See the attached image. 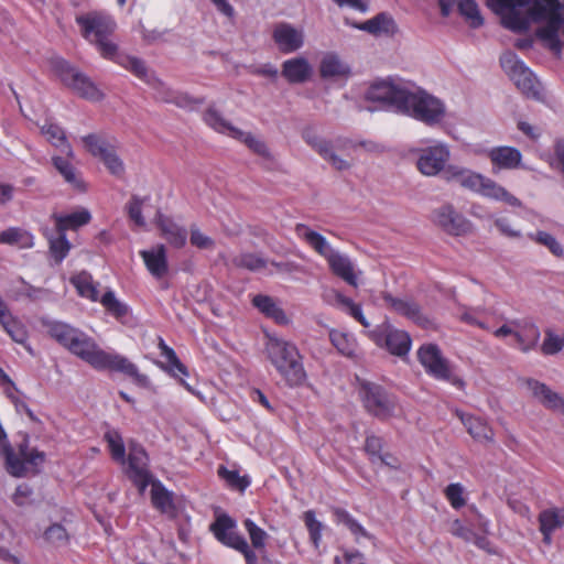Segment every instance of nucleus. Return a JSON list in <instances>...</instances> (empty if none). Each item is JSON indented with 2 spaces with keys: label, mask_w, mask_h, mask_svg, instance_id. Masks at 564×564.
<instances>
[{
  "label": "nucleus",
  "mask_w": 564,
  "mask_h": 564,
  "mask_svg": "<svg viewBox=\"0 0 564 564\" xmlns=\"http://www.w3.org/2000/svg\"><path fill=\"white\" fill-rule=\"evenodd\" d=\"M94 44L97 46V50L101 54L104 58L113 61L118 63L120 56L124 54L119 53L118 45L111 40V36H105V39H99Z\"/></svg>",
  "instance_id": "nucleus-61"
},
{
  "label": "nucleus",
  "mask_w": 564,
  "mask_h": 564,
  "mask_svg": "<svg viewBox=\"0 0 564 564\" xmlns=\"http://www.w3.org/2000/svg\"><path fill=\"white\" fill-rule=\"evenodd\" d=\"M82 142L85 149L101 162L116 152V147L112 143L96 133H89L83 137Z\"/></svg>",
  "instance_id": "nucleus-36"
},
{
  "label": "nucleus",
  "mask_w": 564,
  "mask_h": 564,
  "mask_svg": "<svg viewBox=\"0 0 564 564\" xmlns=\"http://www.w3.org/2000/svg\"><path fill=\"white\" fill-rule=\"evenodd\" d=\"M332 512L335 521L339 524H344L355 536L356 542H359L360 536L376 540L347 510L335 507L332 509Z\"/></svg>",
  "instance_id": "nucleus-39"
},
{
  "label": "nucleus",
  "mask_w": 564,
  "mask_h": 564,
  "mask_svg": "<svg viewBox=\"0 0 564 564\" xmlns=\"http://www.w3.org/2000/svg\"><path fill=\"white\" fill-rule=\"evenodd\" d=\"M126 473L133 485L138 487L140 494H143L154 479L149 469V456L142 445L137 443L130 444Z\"/></svg>",
  "instance_id": "nucleus-11"
},
{
  "label": "nucleus",
  "mask_w": 564,
  "mask_h": 564,
  "mask_svg": "<svg viewBox=\"0 0 564 564\" xmlns=\"http://www.w3.org/2000/svg\"><path fill=\"white\" fill-rule=\"evenodd\" d=\"M417 358L426 372L438 380L452 381L463 384V381L452 377L448 360L443 357L440 347L435 344L423 345L417 351Z\"/></svg>",
  "instance_id": "nucleus-12"
},
{
  "label": "nucleus",
  "mask_w": 564,
  "mask_h": 564,
  "mask_svg": "<svg viewBox=\"0 0 564 564\" xmlns=\"http://www.w3.org/2000/svg\"><path fill=\"white\" fill-rule=\"evenodd\" d=\"M336 302L343 308H345L349 313V315H351L356 321H358L364 327L370 326L369 322L362 314L361 306L359 304H356L350 297H347L338 293L336 295Z\"/></svg>",
  "instance_id": "nucleus-55"
},
{
  "label": "nucleus",
  "mask_w": 564,
  "mask_h": 564,
  "mask_svg": "<svg viewBox=\"0 0 564 564\" xmlns=\"http://www.w3.org/2000/svg\"><path fill=\"white\" fill-rule=\"evenodd\" d=\"M100 303L110 314H112L116 317H122L128 312V307L117 300L115 293L111 290L107 291L101 296Z\"/></svg>",
  "instance_id": "nucleus-62"
},
{
  "label": "nucleus",
  "mask_w": 564,
  "mask_h": 564,
  "mask_svg": "<svg viewBox=\"0 0 564 564\" xmlns=\"http://www.w3.org/2000/svg\"><path fill=\"white\" fill-rule=\"evenodd\" d=\"M42 133L46 135L47 140L61 150L67 158H74V152L70 144L67 142L65 131L57 124L48 123L42 127Z\"/></svg>",
  "instance_id": "nucleus-42"
},
{
  "label": "nucleus",
  "mask_w": 564,
  "mask_h": 564,
  "mask_svg": "<svg viewBox=\"0 0 564 564\" xmlns=\"http://www.w3.org/2000/svg\"><path fill=\"white\" fill-rule=\"evenodd\" d=\"M360 395L367 411L373 416L386 420L392 415L394 400L379 384L364 381L360 384Z\"/></svg>",
  "instance_id": "nucleus-10"
},
{
  "label": "nucleus",
  "mask_w": 564,
  "mask_h": 564,
  "mask_svg": "<svg viewBox=\"0 0 564 564\" xmlns=\"http://www.w3.org/2000/svg\"><path fill=\"white\" fill-rule=\"evenodd\" d=\"M105 440L108 443L111 456L116 462L123 464L126 462V448L121 435L118 432H107Z\"/></svg>",
  "instance_id": "nucleus-54"
},
{
  "label": "nucleus",
  "mask_w": 564,
  "mask_h": 564,
  "mask_svg": "<svg viewBox=\"0 0 564 564\" xmlns=\"http://www.w3.org/2000/svg\"><path fill=\"white\" fill-rule=\"evenodd\" d=\"M162 101L174 104L180 108L184 109H193L197 105L203 104V99H196L189 96L188 94L176 91V93H170V96H162Z\"/></svg>",
  "instance_id": "nucleus-57"
},
{
  "label": "nucleus",
  "mask_w": 564,
  "mask_h": 564,
  "mask_svg": "<svg viewBox=\"0 0 564 564\" xmlns=\"http://www.w3.org/2000/svg\"><path fill=\"white\" fill-rule=\"evenodd\" d=\"M409 90L389 82H376L366 91V99L393 107L401 112L406 102Z\"/></svg>",
  "instance_id": "nucleus-14"
},
{
  "label": "nucleus",
  "mask_w": 564,
  "mask_h": 564,
  "mask_svg": "<svg viewBox=\"0 0 564 564\" xmlns=\"http://www.w3.org/2000/svg\"><path fill=\"white\" fill-rule=\"evenodd\" d=\"M47 332L52 338L68 350L80 329L63 322H51L47 324Z\"/></svg>",
  "instance_id": "nucleus-41"
},
{
  "label": "nucleus",
  "mask_w": 564,
  "mask_h": 564,
  "mask_svg": "<svg viewBox=\"0 0 564 564\" xmlns=\"http://www.w3.org/2000/svg\"><path fill=\"white\" fill-rule=\"evenodd\" d=\"M460 420L469 435L478 443L494 444L495 433L487 422L474 415H462Z\"/></svg>",
  "instance_id": "nucleus-32"
},
{
  "label": "nucleus",
  "mask_w": 564,
  "mask_h": 564,
  "mask_svg": "<svg viewBox=\"0 0 564 564\" xmlns=\"http://www.w3.org/2000/svg\"><path fill=\"white\" fill-rule=\"evenodd\" d=\"M458 11L464 15L471 28L477 29L484 24L477 3L474 0H458Z\"/></svg>",
  "instance_id": "nucleus-50"
},
{
  "label": "nucleus",
  "mask_w": 564,
  "mask_h": 564,
  "mask_svg": "<svg viewBox=\"0 0 564 564\" xmlns=\"http://www.w3.org/2000/svg\"><path fill=\"white\" fill-rule=\"evenodd\" d=\"M265 354L290 387L300 386L305 381L302 357L293 343L267 335Z\"/></svg>",
  "instance_id": "nucleus-2"
},
{
  "label": "nucleus",
  "mask_w": 564,
  "mask_h": 564,
  "mask_svg": "<svg viewBox=\"0 0 564 564\" xmlns=\"http://www.w3.org/2000/svg\"><path fill=\"white\" fill-rule=\"evenodd\" d=\"M20 443L18 444V452L13 448V460L21 465L22 471L19 474L8 473L12 477L22 478L29 474L36 475L41 471V466L44 464L46 455L37 448L30 447V436L28 433H20Z\"/></svg>",
  "instance_id": "nucleus-13"
},
{
  "label": "nucleus",
  "mask_w": 564,
  "mask_h": 564,
  "mask_svg": "<svg viewBox=\"0 0 564 564\" xmlns=\"http://www.w3.org/2000/svg\"><path fill=\"white\" fill-rule=\"evenodd\" d=\"M564 348V336H558L552 329L545 330V338L541 346V351L546 356L560 352Z\"/></svg>",
  "instance_id": "nucleus-60"
},
{
  "label": "nucleus",
  "mask_w": 564,
  "mask_h": 564,
  "mask_svg": "<svg viewBox=\"0 0 564 564\" xmlns=\"http://www.w3.org/2000/svg\"><path fill=\"white\" fill-rule=\"evenodd\" d=\"M0 323L15 343L24 344L26 341L28 333L25 327L10 312L7 315H2Z\"/></svg>",
  "instance_id": "nucleus-48"
},
{
  "label": "nucleus",
  "mask_w": 564,
  "mask_h": 564,
  "mask_svg": "<svg viewBox=\"0 0 564 564\" xmlns=\"http://www.w3.org/2000/svg\"><path fill=\"white\" fill-rule=\"evenodd\" d=\"M445 180L477 193L482 184L484 175L457 165H448L445 170Z\"/></svg>",
  "instance_id": "nucleus-26"
},
{
  "label": "nucleus",
  "mask_w": 564,
  "mask_h": 564,
  "mask_svg": "<svg viewBox=\"0 0 564 564\" xmlns=\"http://www.w3.org/2000/svg\"><path fill=\"white\" fill-rule=\"evenodd\" d=\"M528 238L541 246H544L549 249V251L555 257H563L564 250L561 243L556 240L554 236L546 231L539 230L536 232L528 234Z\"/></svg>",
  "instance_id": "nucleus-49"
},
{
  "label": "nucleus",
  "mask_w": 564,
  "mask_h": 564,
  "mask_svg": "<svg viewBox=\"0 0 564 564\" xmlns=\"http://www.w3.org/2000/svg\"><path fill=\"white\" fill-rule=\"evenodd\" d=\"M218 476L224 479L229 487L241 492L250 485L248 476H240L238 470H229L225 466H219Z\"/></svg>",
  "instance_id": "nucleus-52"
},
{
  "label": "nucleus",
  "mask_w": 564,
  "mask_h": 564,
  "mask_svg": "<svg viewBox=\"0 0 564 564\" xmlns=\"http://www.w3.org/2000/svg\"><path fill=\"white\" fill-rule=\"evenodd\" d=\"M381 297L384 303L398 314L403 315L424 327L430 324L429 318L422 314L421 307L417 303L394 297L388 292H382Z\"/></svg>",
  "instance_id": "nucleus-21"
},
{
  "label": "nucleus",
  "mask_w": 564,
  "mask_h": 564,
  "mask_svg": "<svg viewBox=\"0 0 564 564\" xmlns=\"http://www.w3.org/2000/svg\"><path fill=\"white\" fill-rule=\"evenodd\" d=\"M563 6L558 0H536L532 6L535 20H545L539 35L551 42H558V33L564 24Z\"/></svg>",
  "instance_id": "nucleus-7"
},
{
  "label": "nucleus",
  "mask_w": 564,
  "mask_h": 564,
  "mask_svg": "<svg viewBox=\"0 0 564 564\" xmlns=\"http://www.w3.org/2000/svg\"><path fill=\"white\" fill-rule=\"evenodd\" d=\"M150 485H152L151 500L153 506L163 513L173 512L175 507L171 492L159 480L153 479Z\"/></svg>",
  "instance_id": "nucleus-43"
},
{
  "label": "nucleus",
  "mask_w": 564,
  "mask_h": 564,
  "mask_svg": "<svg viewBox=\"0 0 564 564\" xmlns=\"http://www.w3.org/2000/svg\"><path fill=\"white\" fill-rule=\"evenodd\" d=\"M118 64L130 70L138 78L150 85L151 87H163V82L154 76L152 72L149 70L144 61L131 55L120 56L118 59Z\"/></svg>",
  "instance_id": "nucleus-31"
},
{
  "label": "nucleus",
  "mask_w": 564,
  "mask_h": 564,
  "mask_svg": "<svg viewBox=\"0 0 564 564\" xmlns=\"http://www.w3.org/2000/svg\"><path fill=\"white\" fill-rule=\"evenodd\" d=\"M161 355L166 359V364L160 362L161 368L171 373L173 377L180 378L181 383L186 389L191 390L189 386L182 378L184 376H188L187 368L176 356L174 349L170 347L169 349H165V352H162Z\"/></svg>",
  "instance_id": "nucleus-44"
},
{
  "label": "nucleus",
  "mask_w": 564,
  "mask_h": 564,
  "mask_svg": "<svg viewBox=\"0 0 564 564\" xmlns=\"http://www.w3.org/2000/svg\"><path fill=\"white\" fill-rule=\"evenodd\" d=\"M329 339L341 355L350 358L356 356L357 341L352 335L333 329L329 332Z\"/></svg>",
  "instance_id": "nucleus-46"
},
{
  "label": "nucleus",
  "mask_w": 564,
  "mask_h": 564,
  "mask_svg": "<svg viewBox=\"0 0 564 564\" xmlns=\"http://www.w3.org/2000/svg\"><path fill=\"white\" fill-rule=\"evenodd\" d=\"M73 283L75 284L78 293L82 296H85L87 299H90L91 301H98V290L93 284L90 275H87L85 273L78 275L73 280Z\"/></svg>",
  "instance_id": "nucleus-59"
},
{
  "label": "nucleus",
  "mask_w": 564,
  "mask_h": 564,
  "mask_svg": "<svg viewBox=\"0 0 564 564\" xmlns=\"http://www.w3.org/2000/svg\"><path fill=\"white\" fill-rule=\"evenodd\" d=\"M75 21L80 28L82 36L90 43L112 36L117 29L115 19L105 11H89L77 15Z\"/></svg>",
  "instance_id": "nucleus-9"
},
{
  "label": "nucleus",
  "mask_w": 564,
  "mask_h": 564,
  "mask_svg": "<svg viewBox=\"0 0 564 564\" xmlns=\"http://www.w3.org/2000/svg\"><path fill=\"white\" fill-rule=\"evenodd\" d=\"M232 138L242 141L256 154L263 156V158L270 156V152H269V149L267 148L265 143L260 139H257L251 133H246L238 129V130L234 131Z\"/></svg>",
  "instance_id": "nucleus-53"
},
{
  "label": "nucleus",
  "mask_w": 564,
  "mask_h": 564,
  "mask_svg": "<svg viewBox=\"0 0 564 564\" xmlns=\"http://www.w3.org/2000/svg\"><path fill=\"white\" fill-rule=\"evenodd\" d=\"M449 155L451 153L447 145L437 143L421 150L416 166L422 174L435 176L442 171L445 173Z\"/></svg>",
  "instance_id": "nucleus-16"
},
{
  "label": "nucleus",
  "mask_w": 564,
  "mask_h": 564,
  "mask_svg": "<svg viewBox=\"0 0 564 564\" xmlns=\"http://www.w3.org/2000/svg\"><path fill=\"white\" fill-rule=\"evenodd\" d=\"M140 256L147 269L154 278L161 279L166 275L169 265L164 245H158L150 250H142L140 251Z\"/></svg>",
  "instance_id": "nucleus-27"
},
{
  "label": "nucleus",
  "mask_w": 564,
  "mask_h": 564,
  "mask_svg": "<svg viewBox=\"0 0 564 564\" xmlns=\"http://www.w3.org/2000/svg\"><path fill=\"white\" fill-rule=\"evenodd\" d=\"M527 387L532 392V395L546 409L552 411H560L564 414V398L557 392L551 390L545 383L535 379H527Z\"/></svg>",
  "instance_id": "nucleus-23"
},
{
  "label": "nucleus",
  "mask_w": 564,
  "mask_h": 564,
  "mask_svg": "<svg viewBox=\"0 0 564 564\" xmlns=\"http://www.w3.org/2000/svg\"><path fill=\"white\" fill-rule=\"evenodd\" d=\"M370 339L379 347H384L390 354L404 357L411 348V337L405 330L393 327L389 322H383L368 333Z\"/></svg>",
  "instance_id": "nucleus-8"
},
{
  "label": "nucleus",
  "mask_w": 564,
  "mask_h": 564,
  "mask_svg": "<svg viewBox=\"0 0 564 564\" xmlns=\"http://www.w3.org/2000/svg\"><path fill=\"white\" fill-rule=\"evenodd\" d=\"M488 158L492 163V172L499 170H514L521 164L522 154L513 147H495L488 151Z\"/></svg>",
  "instance_id": "nucleus-22"
},
{
  "label": "nucleus",
  "mask_w": 564,
  "mask_h": 564,
  "mask_svg": "<svg viewBox=\"0 0 564 564\" xmlns=\"http://www.w3.org/2000/svg\"><path fill=\"white\" fill-rule=\"evenodd\" d=\"M209 530L218 542L234 550L245 540V536L237 531L236 520L227 513L216 516Z\"/></svg>",
  "instance_id": "nucleus-18"
},
{
  "label": "nucleus",
  "mask_w": 564,
  "mask_h": 564,
  "mask_svg": "<svg viewBox=\"0 0 564 564\" xmlns=\"http://www.w3.org/2000/svg\"><path fill=\"white\" fill-rule=\"evenodd\" d=\"M332 272L343 279L346 283L351 286L358 285L357 275L354 271V264L349 257L338 251L333 252L326 258Z\"/></svg>",
  "instance_id": "nucleus-29"
},
{
  "label": "nucleus",
  "mask_w": 564,
  "mask_h": 564,
  "mask_svg": "<svg viewBox=\"0 0 564 564\" xmlns=\"http://www.w3.org/2000/svg\"><path fill=\"white\" fill-rule=\"evenodd\" d=\"M0 243L30 248L33 246V236L18 227H11L0 232Z\"/></svg>",
  "instance_id": "nucleus-45"
},
{
  "label": "nucleus",
  "mask_w": 564,
  "mask_h": 564,
  "mask_svg": "<svg viewBox=\"0 0 564 564\" xmlns=\"http://www.w3.org/2000/svg\"><path fill=\"white\" fill-rule=\"evenodd\" d=\"M50 253L56 264H59L70 250V242L66 238L64 231H56L55 237H48Z\"/></svg>",
  "instance_id": "nucleus-47"
},
{
  "label": "nucleus",
  "mask_w": 564,
  "mask_h": 564,
  "mask_svg": "<svg viewBox=\"0 0 564 564\" xmlns=\"http://www.w3.org/2000/svg\"><path fill=\"white\" fill-rule=\"evenodd\" d=\"M563 6L558 0H536L532 6L535 20H545L539 35L551 42H558V33L564 24Z\"/></svg>",
  "instance_id": "nucleus-6"
},
{
  "label": "nucleus",
  "mask_w": 564,
  "mask_h": 564,
  "mask_svg": "<svg viewBox=\"0 0 564 564\" xmlns=\"http://www.w3.org/2000/svg\"><path fill=\"white\" fill-rule=\"evenodd\" d=\"M156 225L160 228L163 238L172 247L181 249L186 245L187 230L185 227L176 224L172 218L164 216L160 212L156 215Z\"/></svg>",
  "instance_id": "nucleus-24"
},
{
  "label": "nucleus",
  "mask_w": 564,
  "mask_h": 564,
  "mask_svg": "<svg viewBox=\"0 0 564 564\" xmlns=\"http://www.w3.org/2000/svg\"><path fill=\"white\" fill-rule=\"evenodd\" d=\"M512 325L517 326V332L514 333V339L519 346V348L523 352H528L529 350L536 347L540 340V329L532 322H511Z\"/></svg>",
  "instance_id": "nucleus-33"
},
{
  "label": "nucleus",
  "mask_w": 564,
  "mask_h": 564,
  "mask_svg": "<svg viewBox=\"0 0 564 564\" xmlns=\"http://www.w3.org/2000/svg\"><path fill=\"white\" fill-rule=\"evenodd\" d=\"M243 527L249 534L252 546L257 550L264 549L268 533L258 527L251 519H246L243 521Z\"/></svg>",
  "instance_id": "nucleus-58"
},
{
  "label": "nucleus",
  "mask_w": 564,
  "mask_h": 564,
  "mask_svg": "<svg viewBox=\"0 0 564 564\" xmlns=\"http://www.w3.org/2000/svg\"><path fill=\"white\" fill-rule=\"evenodd\" d=\"M68 350L97 370L120 372L131 378L139 387H150L148 376L140 373L138 367L127 357L102 350L90 336L82 330Z\"/></svg>",
  "instance_id": "nucleus-1"
},
{
  "label": "nucleus",
  "mask_w": 564,
  "mask_h": 564,
  "mask_svg": "<svg viewBox=\"0 0 564 564\" xmlns=\"http://www.w3.org/2000/svg\"><path fill=\"white\" fill-rule=\"evenodd\" d=\"M204 120L214 130L221 133H228L231 137H234V131L238 130L237 128L232 127L228 121H226L221 117V115L213 107L206 110L204 115Z\"/></svg>",
  "instance_id": "nucleus-51"
},
{
  "label": "nucleus",
  "mask_w": 564,
  "mask_h": 564,
  "mask_svg": "<svg viewBox=\"0 0 564 564\" xmlns=\"http://www.w3.org/2000/svg\"><path fill=\"white\" fill-rule=\"evenodd\" d=\"M500 65L524 96L533 99H538L540 97L535 76L516 53L506 52L500 57Z\"/></svg>",
  "instance_id": "nucleus-5"
},
{
  "label": "nucleus",
  "mask_w": 564,
  "mask_h": 564,
  "mask_svg": "<svg viewBox=\"0 0 564 564\" xmlns=\"http://www.w3.org/2000/svg\"><path fill=\"white\" fill-rule=\"evenodd\" d=\"M189 242L193 247L200 250H213L216 246L215 240L203 234L196 225H191Z\"/></svg>",
  "instance_id": "nucleus-63"
},
{
  "label": "nucleus",
  "mask_w": 564,
  "mask_h": 564,
  "mask_svg": "<svg viewBox=\"0 0 564 564\" xmlns=\"http://www.w3.org/2000/svg\"><path fill=\"white\" fill-rule=\"evenodd\" d=\"M540 532L543 535V542L550 544L552 534L564 527V509L549 508L539 514Z\"/></svg>",
  "instance_id": "nucleus-28"
},
{
  "label": "nucleus",
  "mask_w": 564,
  "mask_h": 564,
  "mask_svg": "<svg viewBox=\"0 0 564 564\" xmlns=\"http://www.w3.org/2000/svg\"><path fill=\"white\" fill-rule=\"evenodd\" d=\"M302 137L304 141L314 151H316L325 161L329 162L334 169L338 171H344L350 167L348 161L341 159L334 152L333 142L317 135L313 129L306 128L302 132Z\"/></svg>",
  "instance_id": "nucleus-17"
},
{
  "label": "nucleus",
  "mask_w": 564,
  "mask_h": 564,
  "mask_svg": "<svg viewBox=\"0 0 564 564\" xmlns=\"http://www.w3.org/2000/svg\"><path fill=\"white\" fill-rule=\"evenodd\" d=\"M272 39L279 51L283 54L294 53L304 45L303 31L286 22H280L274 25Z\"/></svg>",
  "instance_id": "nucleus-19"
},
{
  "label": "nucleus",
  "mask_w": 564,
  "mask_h": 564,
  "mask_svg": "<svg viewBox=\"0 0 564 564\" xmlns=\"http://www.w3.org/2000/svg\"><path fill=\"white\" fill-rule=\"evenodd\" d=\"M69 158L53 156L52 163L58 173L63 176L64 181L68 183L73 188L84 191L85 183L80 177L79 172L68 161Z\"/></svg>",
  "instance_id": "nucleus-38"
},
{
  "label": "nucleus",
  "mask_w": 564,
  "mask_h": 564,
  "mask_svg": "<svg viewBox=\"0 0 564 564\" xmlns=\"http://www.w3.org/2000/svg\"><path fill=\"white\" fill-rule=\"evenodd\" d=\"M235 264L250 271H257L265 268L267 261L254 253H242L235 258Z\"/></svg>",
  "instance_id": "nucleus-64"
},
{
  "label": "nucleus",
  "mask_w": 564,
  "mask_h": 564,
  "mask_svg": "<svg viewBox=\"0 0 564 564\" xmlns=\"http://www.w3.org/2000/svg\"><path fill=\"white\" fill-rule=\"evenodd\" d=\"M319 75L323 79H346L351 75V69L337 54L327 53L321 61Z\"/></svg>",
  "instance_id": "nucleus-30"
},
{
  "label": "nucleus",
  "mask_w": 564,
  "mask_h": 564,
  "mask_svg": "<svg viewBox=\"0 0 564 564\" xmlns=\"http://www.w3.org/2000/svg\"><path fill=\"white\" fill-rule=\"evenodd\" d=\"M401 113L409 115L426 124L438 123L444 115L445 108L441 100L424 93H413L409 90L406 102L401 109Z\"/></svg>",
  "instance_id": "nucleus-3"
},
{
  "label": "nucleus",
  "mask_w": 564,
  "mask_h": 564,
  "mask_svg": "<svg viewBox=\"0 0 564 564\" xmlns=\"http://www.w3.org/2000/svg\"><path fill=\"white\" fill-rule=\"evenodd\" d=\"M252 304L267 317L272 318L275 323L280 325L288 323V317L284 311L276 305L272 297L258 294L253 297Z\"/></svg>",
  "instance_id": "nucleus-40"
},
{
  "label": "nucleus",
  "mask_w": 564,
  "mask_h": 564,
  "mask_svg": "<svg viewBox=\"0 0 564 564\" xmlns=\"http://www.w3.org/2000/svg\"><path fill=\"white\" fill-rule=\"evenodd\" d=\"M304 522L310 533V540L317 549L322 539L323 524L316 519L315 512L313 510H307L304 512Z\"/></svg>",
  "instance_id": "nucleus-56"
},
{
  "label": "nucleus",
  "mask_w": 564,
  "mask_h": 564,
  "mask_svg": "<svg viewBox=\"0 0 564 564\" xmlns=\"http://www.w3.org/2000/svg\"><path fill=\"white\" fill-rule=\"evenodd\" d=\"M433 221L453 236H463L471 231V223L458 213L453 205L445 204L433 212Z\"/></svg>",
  "instance_id": "nucleus-15"
},
{
  "label": "nucleus",
  "mask_w": 564,
  "mask_h": 564,
  "mask_svg": "<svg viewBox=\"0 0 564 564\" xmlns=\"http://www.w3.org/2000/svg\"><path fill=\"white\" fill-rule=\"evenodd\" d=\"M312 73L311 64L303 56L286 59L282 64L281 74L290 84H303L311 78Z\"/></svg>",
  "instance_id": "nucleus-25"
},
{
  "label": "nucleus",
  "mask_w": 564,
  "mask_h": 564,
  "mask_svg": "<svg viewBox=\"0 0 564 564\" xmlns=\"http://www.w3.org/2000/svg\"><path fill=\"white\" fill-rule=\"evenodd\" d=\"M477 193L491 199L505 202L513 207L521 206L520 199L509 193L503 186L486 176H484L482 184L479 186Z\"/></svg>",
  "instance_id": "nucleus-35"
},
{
  "label": "nucleus",
  "mask_w": 564,
  "mask_h": 564,
  "mask_svg": "<svg viewBox=\"0 0 564 564\" xmlns=\"http://www.w3.org/2000/svg\"><path fill=\"white\" fill-rule=\"evenodd\" d=\"M52 218L55 221V230L64 231L77 228L88 224L91 219V215L87 209H82L79 212H75L67 215L53 214Z\"/></svg>",
  "instance_id": "nucleus-37"
},
{
  "label": "nucleus",
  "mask_w": 564,
  "mask_h": 564,
  "mask_svg": "<svg viewBox=\"0 0 564 564\" xmlns=\"http://www.w3.org/2000/svg\"><path fill=\"white\" fill-rule=\"evenodd\" d=\"M345 22L357 30L365 31L375 36L394 35L398 31L393 18L387 12H380L372 19L360 23L350 22L348 19H346Z\"/></svg>",
  "instance_id": "nucleus-20"
},
{
  "label": "nucleus",
  "mask_w": 564,
  "mask_h": 564,
  "mask_svg": "<svg viewBox=\"0 0 564 564\" xmlns=\"http://www.w3.org/2000/svg\"><path fill=\"white\" fill-rule=\"evenodd\" d=\"M295 234L303 239L314 251L325 259L333 252V248L324 236L311 229L307 225L296 224Z\"/></svg>",
  "instance_id": "nucleus-34"
},
{
  "label": "nucleus",
  "mask_w": 564,
  "mask_h": 564,
  "mask_svg": "<svg viewBox=\"0 0 564 564\" xmlns=\"http://www.w3.org/2000/svg\"><path fill=\"white\" fill-rule=\"evenodd\" d=\"M54 70L62 80V83L70 88L79 97L99 101L104 98V94L96 86V84L78 68L72 66L64 59L54 62Z\"/></svg>",
  "instance_id": "nucleus-4"
}]
</instances>
